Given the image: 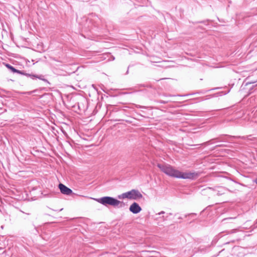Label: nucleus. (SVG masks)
<instances>
[{"instance_id": "1", "label": "nucleus", "mask_w": 257, "mask_h": 257, "mask_svg": "<svg viewBox=\"0 0 257 257\" xmlns=\"http://www.w3.org/2000/svg\"><path fill=\"white\" fill-rule=\"evenodd\" d=\"M157 166L163 172L172 177L186 179H194L197 176L196 173L181 172L169 165L158 164Z\"/></svg>"}, {"instance_id": "2", "label": "nucleus", "mask_w": 257, "mask_h": 257, "mask_svg": "<svg viewBox=\"0 0 257 257\" xmlns=\"http://www.w3.org/2000/svg\"><path fill=\"white\" fill-rule=\"evenodd\" d=\"M143 195L141 193L139 190L136 189H133L118 196V198L119 199L138 200L141 199Z\"/></svg>"}, {"instance_id": "3", "label": "nucleus", "mask_w": 257, "mask_h": 257, "mask_svg": "<svg viewBox=\"0 0 257 257\" xmlns=\"http://www.w3.org/2000/svg\"><path fill=\"white\" fill-rule=\"evenodd\" d=\"M92 199L95 200L97 202L103 204V205H111L114 207L118 206L121 202L113 197L106 196L103 197L99 199L91 198Z\"/></svg>"}, {"instance_id": "4", "label": "nucleus", "mask_w": 257, "mask_h": 257, "mask_svg": "<svg viewBox=\"0 0 257 257\" xmlns=\"http://www.w3.org/2000/svg\"><path fill=\"white\" fill-rule=\"evenodd\" d=\"M129 209L131 212L134 214H137L142 210L141 207L136 202H134L131 205Z\"/></svg>"}, {"instance_id": "5", "label": "nucleus", "mask_w": 257, "mask_h": 257, "mask_svg": "<svg viewBox=\"0 0 257 257\" xmlns=\"http://www.w3.org/2000/svg\"><path fill=\"white\" fill-rule=\"evenodd\" d=\"M59 188L62 193L65 195H70L72 193V191L62 184L59 185Z\"/></svg>"}, {"instance_id": "6", "label": "nucleus", "mask_w": 257, "mask_h": 257, "mask_svg": "<svg viewBox=\"0 0 257 257\" xmlns=\"http://www.w3.org/2000/svg\"><path fill=\"white\" fill-rule=\"evenodd\" d=\"M25 76L27 77H30L32 79H34V78H38L40 80L46 81V80L44 78V76L42 75H35V74H25Z\"/></svg>"}, {"instance_id": "7", "label": "nucleus", "mask_w": 257, "mask_h": 257, "mask_svg": "<svg viewBox=\"0 0 257 257\" xmlns=\"http://www.w3.org/2000/svg\"><path fill=\"white\" fill-rule=\"evenodd\" d=\"M6 66L14 73H17V71H18V70L15 69L14 67H13L12 66L9 64H6Z\"/></svg>"}, {"instance_id": "8", "label": "nucleus", "mask_w": 257, "mask_h": 257, "mask_svg": "<svg viewBox=\"0 0 257 257\" xmlns=\"http://www.w3.org/2000/svg\"><path fill=\"white\" fill-rule=\"evenodd\" d=\"M17 73H19V74H21V75H25V74H26V73H24V72L21 71H20V70H18V71H17Z\"/></svg>"}, {"instance_id": "9", "label": "nucleus", "mask_w": 257, "mask_h": 257, "mask_svg": "<svg viewBox=\"0 0 257 257\" xmlns=\"http://www.w3.org/2000/svg\"><path fill=\"white\" fill-rule=\"evenodd\" d=\"M163 213H164V211H162V212H160L159 213V214H163Z\"/></svg>"}, {"instance_id": "10", "label": "nucleus", "mask_w": 257, "mask_h": 257, "mask_svg": "<svg viewBox=\"0 0 257 257\" xmlns=\"http://www.w3.org/2000/svg\"><path fill=\"white\" fill-rule=\"evenodd\" d=\"M254 182L257 184V178L254 180Z\"/></svg>"}]
</instances>
